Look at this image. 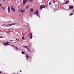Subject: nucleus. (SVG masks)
<instances>
[{"mask_svg":"<svg viewBox=\"0 0 74 74\" xmlns=\"http://www.w3.org/2000/svg\"><path fill=\"white\" fill-rule=\"evenodd\" d=\"M23 48H26L29 52H31V50L29 48V47H27V46H23Z\"/></svg>","mask_w":74,"mask_h":74,"instance_id":"nucleus-1","label":"nucleus"},{"mask_svg":"<svg viewBox=\"0 0 74 74\" xmlns=\"http://www.w3.org/2000/svg\"><path fill=\"white\" fill-rule=\"evenodd\" d=\"M29 1V0H23V5L26 4L27 2Z\"/></svg>","mask_w":74,"mask_h":74,"instance_id":"nucleus-2","label":"nucleus"},{"mask_svg":"<svg viewBox=\"0 0 74 74\" xmlns=\"http://www.w3.org/2000/svg\"><path fill=\"white\" fill-rule=\"evenodd\" d=\"M11 9L12 11L14 12H15V8H13L12 6H11Z\"/></svg>","mask_w":74,"mask_h":74,"instance_id":"nucleus-3","label":"nucleus"},{"mask_svg":"<svg viewBox=\"0 0 74 74\" xmlns=\"http://www.w3.org/2000/svg\"><path fill=\"white\" fill-rule=\"evenodd\" d=\"M46 6V5H42L40 6V9H42L43 8H45Z\"/></svg>","mask_w":74,"mask_h":74,"instance_id":"nucleus-4","label":"nucleus"},{"mask_svg":"<svg viewBox=\"0 0 74 74\" xmlns=\"http://www.w3.org/2000/svg\"><path fill=\"white\" fill-rule=\"evenodd\" d=\"M15 24H16V23H13L8 24L6 26H7V27H8L9 26H11L14 25H15Z\"/></svg>","mask_w":74,"mask_h":74,"instance_id":"nucleus-5","label":"nucleus"},{"mask_svg":"<svg viewBox=\"0 0 74 74\" xmlns=\"http://www.w3.org/2000/svg\"><path fill=\"white\" fill-rule=\"evenodd\" d=\"M38 11L36 10V12H35L34 13V15H36V14L37 16H38Z\"/></svg>","mask_w":74,"mask_h":74,"instance_id":"nucleus-6","label":"nucleus"},{"mask_svg":"<svg viewBox=\"0 0 74 74\" xmlns=\"http://www.w3.org/2000/svg\"><path fill=\"white\" fill-rule=\"evenodd\" d=\"M10 42H7L5 43H4V45H10L8 43H10Z\"/></svg>","mask_w":74,"mask_h":74,"instance_id":"nucleus-7","label":"nucleus"},{"mask_svg":"<svg viewBox=\"0 0 74 74\" xmlns=\"http://www.w3.org/2000/svg\"><path fill=\"white\" fill-rule=\"evenodd\" d=\"M7 10H8L9 13H10V7L9 6H8Z\"/></svg>","mask_w":74,"mask_h":74,"instance_id":"nucleus-8","label":"nucleus"},{"mask_svg":"<svg viewBox=\"0 0 74 74\" xmlns=\"http://www.w3.org/2000/svg\"><path fill=\"white\" fill-rule=\"evenodd\" d=\"M29 36H31L30 38H33V34H32V33H31Z\"/></svg>","mask_w":74,"mask_h":74,"instance_id":"nucleus-9","label":"nucleus"},{"mask_svg":"<svg viewBox=\"0 0 74 74\" xmlns=\"http://www.w3.org/2000/svg\"><path fill=\"white\" fill-rule=\"evenodd\" d=\"M73 6H71L70 7H69V9H73Z\"/></svg>","mask_w":74,"mask_h":74,"instance_id":"nucleus-10","label":"nucleus"},{"mask_svg":"<svg viewBox=\"0 0 74 74\" xmlns=\"http://www.w3.org/2000/svg\"><path fill=\"white\" fill-rule=\"evenodd\" d=\"M21 12L22 13L24 12H25V10H21Z\"/></svg>","mask_w":74,"mask_h":74,"instance_id":"nucleus-11","label":"nucleus"},{"mask_svg":"<svg viewBox=\"0 0 74 74\" xmlns=\"http://www.w3.org/2000/svg\"><path fill=\"white\" fill-rule=\"evenodd\" d=\"M25 56L27 58V59H28V58H29V56H28L27 54H26V56Z\"/></svg>","mask_w":74,"mask_h":74,"instance_id":"nucleus-12","label":"nucleus"},{"mask_svg":"<svg viewBox=\"0 0 74 74\" xmlns=\"http://www.w3.org/2000/svg\"><path fill=\"white\" fill-rule=\"evenodd\" d=\"M49 5H51V2H52V1H51V0H49Z\"/></svg>","mask_w":74,"mask_h":74,"instance_id":"nucleus-13","label":"nucleus"},{"mask_svg":"<svg viewBox=\"0 0 74 74\" xmlns=\"http://www.w3.org/2000/svg\"><path fill=\"white\" fill-rule=\"evenodd\" d=\"M69 1H67L66 3H64L65 4H67L69 3Z\"/></svg>","mask_w":74,"mask_h":74,"instance_id":"nucleus-14","label":"nucleus"},{"mask_svg":"<svg viewBox=\"0 0 74 74\" xmlns=\"http://www.w3.org/2000/svg\"><path fill=\"white\" fill-rule=\"evenodd\" d=\"M33 8H31L30 10V11H31V12H33Z\"/></svg>","mask_w":74,"mask_h":74,"instance_id":"nucleus-15","label":"nucleus"},{"mask_svg":"<svg viewBox=\"0 0 74 74\" xmlns=\"http://www.w3.org/2000/svg\"><path fill=\"white\" fill-rule=\"evenodd\" d=\"M24 37H25V36H23L22 37V39H23V40H25V38Z\"/></svg>","mask_w":74,"mask_h":74,"instance_id":"nucleus-16","label":"nucleus"},{"mask_svg":"<svg viewBox=\"0 0 74 74\" xmlns=\"http://www.w3.org/2000/svg\"><path fill=\"white\" fill-rule=\"evenodd\" d=\"M15 48H16V50H19V49H18V48H17V47H16V46L15 47Z\"/></svg>","mask_w":74,"mask_h":74,"instance_id":"nucleus-17","label":"nucleus"},{"mask_svg":"<svg viewBox=\"0 0 74 74\" xmlns=\"http://www.w3.org/2000/svg\"><path fill=\"white\" fill-rule=\"evenodd\" d=\"M2 9H3V10H5V7H2Z\"/></svg>","mask_w":74,"mask_h":74,"instance_id":"nucleus-18","label":"nucleus"},{"mask_svg":"<svg viewBox=\"0 0 74 74\" xmlns=\"http://www.w3.org/2000/svg\"><path fill=\"white\" fill-rule=\"evenodd\" d=\"M73 13H71L70 14V16H71V15H73Z\"/></svg>","mask_w":74,"mask_h":74,"instance_id":"nucleus-19","label":"nucleus"},{"mask_svg":"<svg viewBox=\"0 0 74 74\" xmlns=\"http://www.w3.org/2000/svg\"><path fill=\"white\" fill-rule=\"evenodd\" d=\"M29 6L28 5V6H27L26 7V9H27V8H29Z\"/></svg>","mask_w":74,"mask_h":74,"instance_id":"nucleus-20","label":"nucleus"},{"mask_svg":"<svg viewBox=\"0 0 74 74\" xmlns=\"http://www.w3.org/2000/svg\"><path fill=\"white\" fill-rule=\"evenodd\" d=\"M22 54H23V55L25 54V53H24V52H23V51L22 52H21Z\"/></svg>","mask_w":74,"mask_h":74,"instance_id":"nucleus-21","label":"nucleus"},{"mask_svg":"<svg viewBox=\"0 0 74 74\" xmlns=\"http://www.w3.org/2000/svg\"><path fill=\"white\" fill-rule=\"evenodd\" d=\"M30 0V2H32L33 1V0Z\"/></svg>","mask_w":74,"mask_h":74,"instance_id":"nucleus-22","label":"nucleus"},{"mask_svg":"<svg viewBox=\"0 0 74 74\" xmlns=\"http://www.w3.org/2000/svg\"><path fill=\"white\" fill-rule=\"evenodd\" d=\"M20 10H21V9H19V10H18L19 12H20Z\"/></svg>","mask_w":74,"mask_h":74,"instance_id":"nucleus-23","label":"nucleus"},{"mask_svg":"<svg viewBox=\"0 0 74 74\" xmlns=\"http://www.w3.org/2000/svg\"><path fill=\"white\" fill-rule=\"evenodd\" d=\"M10 41H14V40H10Z\"/></svg>","mask_w":74,"mask_h":74,"instance_id":"nucleus-24","label":"nucleus"},{"mask_svg":"<svg viewBox=\"0 0 74 74\" xmlns=\"http://www.w3.org/2000/svg\"><path fill=\"white\" fill-rule=\"evenodd\" d=\"M12 46V47H14V46L13 45H11Z\"/></svg>","mask_w":74,"mask_h":74,"instance_id":"nucleus-25","label":"nucleus"},{"mask_svg":"<svg viewBox=\"0 0 74 74\" xmlns=\"http://www.w3.org/2000/svg\"><path fill=\"white\" fill-rule=\"evenodd\" d=\"M53 3H55V1H53Z\"/></svg>","mask_w":74,"mask_h":74,"instance_id":"nucleus-26","label":"nucleus"},{"mask_svg":"<svg viewBox=\"0 0 74 74\" xmlns=\"http://www.w3.org/2000/svg\"><path fill=\"white\" fill-rule=\"evenodd\" d=\"M1 4H0V7H1Z\"/></svg>","mask_w":74,"mask_h":74,"instance_id":"nucleus-27","label":"nucleus"},{"mask_svg":"<svg viewBox=\"0 0 74 74\" xmlns=\"http://www.w3.org/2000/svg\"><path fill=\"white\" fill-rule=\"evenodd\" d=\"M0 73H2L0 71Z\"/></svg>","mask_w":74,"mask_h":74,"instance_id":"nucleus-28","label":"nucleus"},{"mask_svg":"<svg viewBox=\"0 0 74 74\" xmlns=\"http://www.w3.org/2000/svg\"><path fill=\"white\" fill-rule=\"evenodd\" d=\"M20 72H22V71H20Z\"/></svg>","mask_w":74,"mask_h":74,"instance_id":"nucleus-29","label":"nucleus"},{"mask_svg":"<svg viewBox=\"0 0 74 74\" xmlns=\"http://www.w3.org/2000/svg\"><path fill=\"white\" fill-rule=\"evenodd\" d=\"M3 1H5V0H2Z\"/></svg>","mask_w":74,"mask_h":74,"instance_id":"nucleus-30","label":"nucleus"},{"mask_svg":"<svg viewBox=\"0 0 74 74\" xmlns=\"http://www.w3.org/2000/svg\"><path fill=\"white\" fill-rule=\"evenodd\" d=\"M22 15H23V14H22Z\"/></svg>","mask_w":74,"mask_h":74,"instance_id":"nucleus-31","label":"nucleus"}]
</instances>
